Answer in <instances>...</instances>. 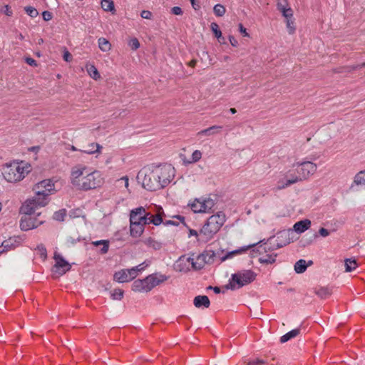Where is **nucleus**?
Masks as SVG:
<instances>
[{
	"instance_id": "f257e3e1",
	"label": "nucleus",
	"mask_w": 365,
	"mask_h": 365,
	"mask_svg": "<svg viewBox=\"0 0 365 365\" xmlns=\"http://www.w3.org/2000/svg\"><path fill=\"white\" fill-rule=\"evenodd\" d=\"M31 171V165L24 161H13L6 163L2 168L4 179L9 182L22 180Z\"/></svg>"
},
{
	"instance_id": "f03ea898",
	"label": "nucleus",
	"mask_w": 365,
	"mask_h": 365,
	"mask_svg": "<svg viewBox=\"0 0 365 365\" xmlns=\"http://www.w3.org/2000/svg\"><path fill=\"white\" fill-rule=\"evenodd\" d=\"M226 221L224 212H218L211 215L200 230V234L206 241L211 240L217 234Z\"/></svg>"
},
{
	"instance_id": "7ed1b4c3",
	"label": "nucleus",
	"mask_w": 365,
	"mask_h": 365,
	"mask_svg": "<svg viewBox=\"0 0 365 365\" xmlns=\"http://www.w3.org/2000/svg\"><path fill=\"white\" fill-rule=\"evenodd\" d=\"M168 277L161 274H152L143 279H136L132 284V290L138 292H148L157 285L166 281Z\"/></svg>"
},
{
	"instance_id": "20e7f679",
	"label": "nucleus",
	"mask_w": 365,
	"mask_h": 365,
	"mask_svg": "<svg viewBox=\"0 0 365 365\" xmlns=\"http://www.w3.org/2000/svg\"><path fill=\"white\" fill-rule=\"evenodd\" d=\"M257 274L250 269L241 270L232 274L227 285V289L235 290L249 284L256 279Z\"/></svg>"
},
{
	"instance_id": "39448f33",
	"label": "nucleus",
	"mask_w": 365,
	"mask_h": 365,
	"mask_svg": "<svg viewBox=\"0 0 365 365\" xmlns=\"http://www.w3.org/2000/svg\"><path fill=\"white\" fill-rule=\"evenodd\" d=\"M155 176L159 179L163 188L167 186L173 179L175 175L174 167L170 164H164L153 168Z\"/></svg>"
},
{
	"instance_id": "423d86ee",
	"label": "nucleus",
	"mask_w": 365,
	"mask_h": 365,
	"mask_svg": "<svg viewBox=\"0 0 365 365\" xmlns=\"http://www.w3.org/2000/svg\"><path fill=\"white\" fill-rule=\"evenodd\" d=\"M104 183V178L99 170L88 172L86 175L84 183H82L81 190L88 191L90 190L101 187Z\"/></svg>"
},
{
	"instance_id": "0eeeda50",
	"label": "nucleus",
	"mask_w": 365,
	"mask_h": 365,
	"mask_svg": "<svg viewBox=\"0 0 365 365\" xmlns=\"http://www.w3.org/2000/svg\"><path fill=\"white\" fill-rule=\"evenodd\" d=\"M155 212L153 215L148 217H130V221L139 223L145 227L146 225L153 224L155 226L160 225L163 222V216L164 215L163 209L161 207H155Z\"/></svg>"
},
{
	"instance_id": "6e6552de",
	"label": "nucleus",
	"mask_w": 365,
	"mask_h": 365,
	"mask_svg": "<svg viewBox=\"0 0 365 365\" xmlns=\"http://www.w3.org/2000/svg\"><path fill=\"white\" fill-rule=\"evenodd\" d=\"M88 168L81 164L76 165L71 168V182L78 190H81L82 183H84L86 175L88 173Z\"/></svg>"
},
{
	"instance_id": "1a4fd4ad",
	"label": "nucleus",
	"mask_w": 365,
	"mask_h": 365,
	"mask_svg": "<svg viewBox=\"0 0 365 365\" xmlns=\"http://www.w3.org/2000/svg\"><path fill=\"white\" fill-rule=\"evenodd\" d=\"M294 167H297L302 180H308L317 170V164L309 160L296 162L293 164V168Z\"/></svg>"
},
{
	"instance_id": "9d476101",
	"label": "nucleus",
	"mask_w": 365,
	"mask_h": 365,
	"mask_svg": "<svg viewBox=\"0 0 365 365\" xmlns=\"http://www.w3.org/2000/svg\"><path fill=\"white\" fill-rule=\"evenodd\" d=\"M191 210L195 213L210 212L215 205L214 200L207 198L195 199L189 204Z\"/></svg>"
},
{
	"instance_id": "9b49d317",
	"label": "nucleus",
	"mask_w": 365,
	"mask_h": 365,
	"mask_svg": "<svg viewBox=\"0 0 365 365\" xmlns=\"http://www.w3.org/2000/svg\"><path fill=\"white\" fill-rule=\"evenodd\" d=\"M303 181L297 168L289 170L284 175L283 178L280 179L277 182V188L279 190L284 189L293 184Z\"/></svg>"
},
{
	"instance_id": "f8f14e48",
	"label": "nucleus",
	"mask_w": 365,
	"mask_h": 365,
	"mask_svg": "<svg viewBox=\"0 0 365 365\" xmlns=\"http://www.w3.org/2000/svg\"><path fill=\"white\" fill-rule=\"evenodd\" d=\"M155 175L156 174L153 169L145 174L143 180V186L144 188L150 191H156L163 188L159 182V179Z\"/></svg>"
},
{
	"instance_id": "ddd939ff",
	"label": "nucleus",
	"mask_w": 365,
	"mask_h": 365,
	"mask_svg": "<svg viewBox=\"0 0 365 365\" xmlns=\"http://www.w3.org/2000/svg\"><path fill=\"white\" fill-rule=\"evenodd\" d=\"M44 220L38 219L31 215H24L20 220V228L23 231L35 229L42 225Z\"/></svg>"
},
{
	"instance_id": "4468645a",
	"label": "nucleus",
	"mask_w": 365,
	"mask_h": 365,
	"mask_svg": "<svg viewBox=\"0 0 365 365\" xmlns=\"http://www.w3.org/2000/svg\"><path fill=\"white\" fill-rule=\"evenodd\" d=\"M34 190L36 194L44 193L47 196L53 194L56 191L54 183L51 179H46L36 183Z\"/></svg>"
},
{
	"instance_id": "2eb2a0df",
	"label": "nucleus",
	"mask_w": 365,
	"mask_h": 365,
	"mask_svg": "<svg viewBox=\"0 0 365 365\" xmlns=\"http://www.w3.org/2000/svg\"><path fill=\"white\" fill-rule=\"evenodd\" d=\"M53 259L56 262L53 268V272L63 275L71 269V264L60 254L54 253Z\"/></svg>"
},
{
	"instance_id": "dca6fc26",
	"label": "nucleus",
	"mask_w": 365,
	"mask_h": 365,
	"mask_svg": "<svg viewBox=\"0 0 365 365\" xmlns=\"http://www.w3.org/2000/svg\"><path fill=\"white\" fill-rule=\"evenodd\" d=\"M137 277V272L135 269H124L114 274L113 279L115 281L123 283L134 279Z\"/></svg>"
},
{
	"instance_id": "f3484780",
	"label": "nucleus",
	"mask_w": 365,
	"mask_h": 365,
	"mask_svg": "<svg viewBox=\"0 0 365 365\" xmlns=\"http://www.w3.org/2000/svg\"><path fill=\"white\" fill-rule=\"evenodd\" d=\"M186 260L192 264V267L195 269H201L206 264V261H205L202 254L197 256L192 255V256L187 257Z\"/></svg>"
},
{
	"instance_id": "a211bd4d",
	"label": "nucleus",
	"mask_w": 365,
	"mask_h": 365,
	"mask_svg": "<svg viewBox=\"0 0 365 365\" xmlns=\"http://www.w3.org/2000/svg\"><path fill=\"white\" fill-rule=\"evenodd\" d=\"M277 9L279 11H280L282 16L285 19H292L293 16V11L290 6H289L288 2L287 0H283L282 1H279L277 4Z\"/></svg>"
},
{
	"instance_id": "6ab92c4d",
	"label": "nucleus",
	"mask_w": 365,
	"mask_h": 365,
	"mask_svg": "<svg viewBox=\"0 0 365 365\" xmlns=\"http://www.w3.org/2000/svg\"><path fill=\"white\" fill-rule=\"evenodd\" d=\"M32 198L27 199L21 206L20 212L24 215H32L38 207L34 204Z\"/></svg>"
},
{
	"instance_id": "aec40b11",
	"label": "nucleus",
	"mask_w": 365,
	"mask_h": 365,
	"mask_svg": "<svg viewBox=\"0 0 365 365\" xmlns=\"http://www.w3.org/2000/svg\"><path fill=\"white\" fill-rule=\"evenodd\" d=\"M18 244V241L13 237H10L2 242L0 245V255L5 253L9 250H14Z\"/></svg>"
},
{
	"instance_id": "412c9836",
	"label": "nucleus",
	"mask_w": 365,
	"mask_h": 365,
	"mask_svg": "<svg viewBox=\"0 0 365 365\" xmlns=\"http://www.w3.org/2000/svg\"><path fill=\"white\" fill-rule=\"evenodd\" d=\"M145 230V227L139 223L130 221V234L133 237H139L142 235Z\"/></svg>"
},
{
	"instance_id": "4be33fe9",
	"label": "nucleus",
	"mask_w": 365,
	"mask_h": 365,
	"mask_svg": "<svg viewBox=\"0 0 365 365\" xmlns=\"http://www.w3.org/2000/svg\"><path fill=\"white\" fill-rule=\"evenodd\" d=\"M193 304L197 308H208L210 305V302L207 296L198 295L194 298Z\"/></svg>"
},
{
	"instance_id": "5701e85b",
	"label": "nucleus",
	"mask_w": 365,
	"mask_h": 365,
	"mask_svg": "<svg viewBox=\"0 0 365 365\" xmlns=\"http://www.w3.org/2000/svg\"><path fill=\"white\" fill-rule=\"evenodd\" d=\"M48 197L49 196L46 195L44 193H36L35 196L32 197V200H34V204L39 208L46 206L48 203Z\"/></svg>"
},
{
	"instance_id": "b1692460",
	"label": "nucleus",
	"mask_w": 365,
	"mask_h": 365,
	"mask_svg": "<svg viewBox=\"0 0 365 365\" xmlns=\"http://www.w3.org/2000/svg\"><path fill=\"white\" fill-rule=\"evenodd\" d=\"M102 148L103 147L100 144L96 143H91L88 145V147L86 150H79V151L89 155L96 153L100 154L101 153Z\"/></svg>"
},
{
	"instance_id": "393cba45",
	"label": "nucleus",
	"mask_w": 365,
	"mask_h": 365,
	"mask_svg": "<svg viewBox=\"0 0 365 365\" xmlns=\"http://www.w3.org/2000/svg\"><path fill=\"white\" fill-rule=\"evenodd\" d=\"M311 226V221L309 220H304L296 222L294 225V230L298 233H302L307 230Z\"/></svg>"
},
{
	"instance_id": "a878e982",
	"label": "nucleus",
	"mask_w": 365,
	"mask_h": 365,
	"mask_svg": "<svg viewBox=\"0 0 365 365\" xmlns=\"http://www.w3.org/2000/svg\"><path fill=\"white\" fill-rule=\"evenodd\" d=\"M354 185L365 188V170H361L355 175L351 187H353Z\"/></svg>"
},
{
	"instance_id": "bb28decb",
	"label": "nucleus",
	"mask_w": 365,
	"mask_h": 365,
	"mask_svg": "<svg viewBox=\"0 0 365 365\" xmlns=\"http://www.w3.org/2000/svg\"><path fill=\"white\" fill-rule=\"evenodd\" d=\"M153 214L150 212H147L146 210L143 207H138L135 209H133L130 212V217H148V215H153Z\"/></svg>"
},
{
	"instance_id": "cd10ccee",
	"label": "nucleus",
	"mask_w": 365,
	"mask_h": 365,
	"mask_svg": "<svg viewBox=\"0 0 365 365\" xmlns=\"http://www.w3.org/2000/svg\"><path fill=\"white\" fill-rule=\"evenodd\" d=\"M86 69L91 78L97 81L101 78V75L93 64L87 63L86 65Z\"/></svg>"
},
{
	"instance_id": "c85d7f7f",
	"label": "nucleus",
	"mask_w": 365,
	"mask_h": 365,
	"mask_svg": "<svg viewBox=\"0 0 365 365\" xmlns=\"http://www.w3.org/2000/svg\"><path fill=\"white\" fill-rule=\"evenodd\" d=\"M312 264V261H309L308 264H307L304 259L298 260L294 264V270L297 273L301 274L306 271L307 267Z\"/></svg>"
},
{
	"instance_id": "c756f323",
	"label": "nucleus",
	"mask_w": 365,
	"mask_h": 365,
	"mask_svg": "<svg viewBox=\"0 0 365 365\" xmlns=\"http://www.w3.org/2000/svg\"><path fill=\"white\" fill-rule=\"evenodd\" d=\"M222 128V127L220 125H212L200 131L198 134L200 135H211L220 133Z\"/></svg>"
},
{
	"instance_id": "7c9ffc66",
	"label": "nucleus",
	"mask_w": 365,
	"mask_h": 365,
	"mask_svg": "<svg viewBox=\"0 0 365 365\" xmlns=\"http://www.w3.org/2000/svg\"><path fill=\"white\" fill-rule=\"evenodd\" d=\"M300 333V329H294L292 331L287 332V334H284L280 338V342L281 343H285L290 340L291 339H293L296 336H297Z\"/></svg>"
},
{
	"instance_id": "2f4dec72",
	"label": "nucleus",
	"mask_w": 365,
	"mask_h": 365,
	"mask_svg": "<svg viewBox=\"0 0 365 365\" xmlns=\"http://www.w3.org/2000/svg\"><path fill=\"white\" fill-rule=\"evenodd\" d=\"M144 244L155 250H159L162 248V243L152 237H148L143 241Z\"/></svg>"
},
{
	"instance_id": "473e14b6",
	"label": "nucleus",
	"mask_w": 365,
	"mask_h": 365,
	"mask_svg": "<svg viewBox=\"0 0 365 365\" xmlns=\"http://www.w3.org/2000/svg\"><path fill=\"white\" fill-rule=\"evenodd\" d=\"M98 43L100 50L103 52H108L111 49V43L106 38H99Z\"/></svg>"
},
{
	"instance_id": "72a5a7b5",
	"label": "nucleus",
	"mask_w": 365,
	"mask_h": 365,
	"mask_svg": "<svg viewBox=\"0 0 365 365\" xmlns=\"http://www.w3.org/2000/svg\"><path fill=\"white\" fill-rule=\"evenodd\" d=\"M203 255L206 264H212L215 262L216 254L212 250H205L201 253Z\"/></svg>"
},
{
	"instance_id": "f704fd0d",
	"label": "nucleus",
	"mask_w": 365,
	"mask_h": 365,
	"mask_svg": "<svg viewBox=\"0 0 365 365\" xmlns=\"http://www.w3.org/2000/svg\"><path fill=\"white\" fill-rule=\"evenodd\" d=\"M358 263L354 259H345V271L347 272H352L356 269Z\"/></svg>"
},
{
	"instance_id": "c9c22d12",
	"label": "nucleus",
	"mask_w": 365,
	"mask_h": 365,
	"mask_svg": "<svg viewBox=\"0 0 365 365\" xmlns=\"http://www.w3.org/2000/svg\"><path fill=\"white\" fill-rule=\"evenodd\" d=\"M314 292L322 299H326L331 294V290L329 287H320Z\"/></svg>"
},
{
	"instance_id": "e433bc0d",
	"label": "nucleus",
	"mask_w": 365,
	"mask_h": 365,
	"mask_svg": "<svg viewBox=\"0 0 365 365\" xmlns=\"http://www.w3.org/2000/svg\"><path fill=\"white\" fill-rule=\"evenodd\" d=\"M92 245L98 247L100 245H103V247L101 250V254H106L109 250V242L108 240H98V241H94L92 242Z\"/></svg>"
},
{
	"instance_id": "4c0bfd02",
	"label": "nucleus",
	"mask_w": 365,
	"mask_h": 365,
	"mask_svg": "<svg viewBox=\"0 0 365 365\" xmlns=\"http://www.w3.org/2000/svg\"><path fill=\"white\" fill-rule=\"evenodd\" d=\"M101 7L106 11H115L114 3L112 0H102Z\"/></svg>"
},
{
	"instance_id": "58836bf2",
	"label": "nucleus",
	"mask_w": 365,
	"mask_h": 365,
	"mask_svg": "<svg viewBox=\"0 0 365 365\" xmlns=\"http://www.w3.org/2000/svg\"><path fill=\"white\" fill-rule=\"evenodd\" d=\"M277 257L276 254L265 255L259 258V262L264 264H272L275 262Z\"/></svg>"
},
{
	"instance_id": "ea45409f",
	"label": "nucleus",
	"mask_w": 365,
	"mask_h": 365,
	"mask_svg": "<svg viewBox=\"0 0 365 365\" xmlns=\"http://www.w3.org/2000/svg\"><path fill=\"white\" fill-rule=\"evenodd\" d=\"M116 186L122 187L123 186L128 190L129 179L128 176H123L116 180Z\"/></svg>"
},
{
	"instance_id": "a19ab883",
	"label": "nucleus",
	"mask_w": 365,
	"mask_h": 365,
	"mask_svg": "<svg viewBox=\"0 0 365 365\" xmlns=\"http://www.w3.org/2000/svg\"><path fill=\"white\" fill-rule=\"evenodd\" d=\"M213 11L217 16L221 17L225 14L226 9L224 6L218 4L214 6Z\"/></svg>"
},
{
	"instance_id": "79ce46f5",
	"label": "nucleus",
	"mask_w": 365,
	"mask_h": 365,
	"mask_svg": "<svg viewBox=\"0 0 365 365\" xmlns=\"http://www.w3.org/2000/svg\"><path fill=\"white\" fill-rule=\"evenodd\" d=\"M210 29L215 34V36L220 41L222 38V32L219 29V26L217 23L212 22L210 24Z\"/></svg>"
},
{
	"instance_id": "37998d69",
	"label": "nucleus",
	"mask_w": 365,
	"mask_h": 365,
	"mask_svg": "<svg viewBox=\"0 0 365 365\" xmlns=\"http://www.w3.org/2000/svg\"><path fill=\"white\" fill-rule=\"evenodd\" d=\"M247 249L248 248L246 247V248H242V249H240V250H235V251H232V252H230L227 255H225V256H223V257H222L220 258V262H223V261L226 260L227 259L231 258V257H232L235 255L240 254L242 252L247 250Z\"/></svg>"
},
{
	"instance_id": "c03bdc74",
	"label": "nucleus",
	"mask_w": 365,
	"mask_h": 365,
	"mask_svg": "<svg viewBox=\"0 0 365 365\" xmlns=\"http://www.w3.org/2000/svg\"><path fill=\"white\" fill-rule=\"evenodd\" d=\"M66 216V210L65 209H61L54 212L53 219L57 221H63Z\"/></svg>"
},
{
	"instance_id": "a18cd8bd",
	"label": "nucleus",
	"mask_w": 365,
	"mask_h": 365,
	"mask_svg": "<svg viewBox=\"0 0 365 365\" xmlns=\"http://www.w3.org/2000/svg\"><path fill=\"white\" fill-rule=\"evenodd\" d=\"M24 11L31 18H35L38 15V11L33 6H26Z\"/></svg>"
},
{
	"instance_id": "49530a36",
	"label": "nucleus",
	"mask_w": 365,
	"mask_h": 365,
	"mask_svg": "<svg viewBox=\"0 0 365 365\" xmlns=\"http://www.w3.org/2000/svg\"><path fill=\"white\" fill-rule=\"evenodd\" d=\"M123 297V291L120 289H115L111 293V297L115 300H120Z\"/></svg>"
},
{
	"instance_id": "de8ad7c7",
	"label": "nucleus",
	"mask_w": 365,
	"mask_h": 365,
	"mask_svg": "<svg viewBox=\"0 0 365 365\" xmlns=\"http://www.w3.org/2000/svg\"><path fill=\"white\" fill-rule=\"evenodd\" d=\"M36 250L38 251V254L43 259H46L47 257V251L43 245H39L37 246Z\"/></svg>"
},
{
	"instance_id": "09e8293b",
	"label": "nucleus",
	"mask_w": 365,
	"mask_h": 365,
	"mask_svg": "<svg viewBox=\"0 0 365 365\" xmlns=\"http://www.w3.org/2000/svg\"><path fill=\"white\" fill-rule=\"evenodd\" d=\"M128 45L133 51L137 50L140 47L139 41L136 38H131L128 42Z\"/></svg>"
},
{
	"instance_id": "8fccbe9b",
	"label": "nucleus",
	"mask_w": 365,
	"mask_h": 365,
	"mask_svg": "<svg viewBox=\"0 0 365 365\" xmlns=\"http://www.w3.org/2000/svg\"><path fill=\"white\" fill-rule=\"evenodd\" d=\"M287 27L289 31V34H292L295 31V28L293 26L294 21L291 19H286Z\"/></svg>"
},
{
	"instance_id": "3c124183",
	"label": "nucleus",
	"mask_w": 365,
	"mask_h": 365,
	"mask_svg": "<svg viewBox=\"0 0 365 365\" xmlns=\"http://www.w3.org/2000/svg\"><path fill=\"white\" fill-rule=\"evenodd\" d=\"M201 158L202 153L200 150H195L192 154V162H197Z\"/></svg>"
},
{
	"instance_id": "603ef678",
	"label": "nucleus",
	"mask_w": 365,
	"mask_h": 365,
	"mask_svg": "<svg viewBox=\"0 0 365 365\" xmlns=\"http://www.w3.org/2000/svg\"><path fill=\"white\" fill-rule=\"evenodd\" d=\"M1 11L8 16H11L13 15V11L9 5L4 6Z\"/></svg>"
},
{
	"instance_id": "864d4df0",
	"label": "nucleus",
	"mask_w": 365,
	"mask_h": 365,
	"mask_svg": "<svg viewBox=\"0 0 365 365\" xmlns=\"http://www.w3.org/2000/svg\"><path fill=\"white\" fill-rule=\"evenodd\" d=\"M140 16L143 19H150L152 16V13L150 11L143 10L140 13Z\"/></svg>"
},
{
	"instance_id": "5fc2aeb1",
	"label": "nucleus",
	"mask_w": 365,
	"mask_h": 365,
	"mask_svg": "<svg viewBox=\"0 0 365 365\" xmlns=\"http://www.w3.org/2000/svg\"><path fill=\"white\" fill-rule=\"evenodd\" d=\"M63 58L65 61L70 62L72 61V55L68 51L66 50L63 53Z\"/></svg>"
},
{
	"instance_id": "6e6d98bb",
	"label": "nucleus",
	"mask_w": 365,
	"mask_h": 365,
	"mask_svg": "<svg viewBox=\"0 0 365 365\" xmlns=\"http://www.w3.org/2000/svg\"><path fill=\"white\" fill-rule=\"evenodd\" d=\"M264 364H265L264 361H263L262 359H258L250 361L247 364V365H264Z\"/></svg>"
},
{
	"instance_id": "4d7b16f0",
	"label": "nucleus",
	"mask_w": 365,
	"mask_h": 365,
	"mask_svg": "<svg viewBox=\"0 0 365 365\" xmlns=\"http://www.w3.org/2000/svg\"><path fill=\"white\" fill-rule=\"evenodd\" d=\"M42 16L44 21H49L52 19V14L50 11H45L42 13Z\"/></svg>"
},
{
	"instance_id": "13d9d810",
	"label": "nucleus",
	"mask_w": 365,
	"mask_h": 365,
	"mask_svg": "<svg viewBox=\"0 0 365 365\" xmlns=\"http://www.w3.org/2000/svg\"><path fill=\"white\" fill-rule=\"evenodd\" d=\"M25 61L26 62V63H28L29 66H37V63H36V61L31 57H27L25 58Z\"/></svg>"
},
{
	"instance_id": "bf43d9fd",
	"label": "nucleus",
	"mask_w": 365,
	"mask_h": 365,
	"mask_svg": "<svg viewBox=\"0 0 365 365\" xmlns=\"http://www.w3.org/2000/svg\"><path fill=\"white\" fill-rule=\"evenodd\" d=\"M172 14L175 15H182V10L179 6H174L172 8Z\"/></svg>"
},
{
	"instance_id": "052dcab7",
	"label": "nucleus",
	"mask_w": 365,
	"mask_h": 365,
	"mask_svg": "<svg viewBox=\"0 0 365 365\" xmlns=\"http://www.w3.org/2000/svg\"><path fill=\"white\" fill-rule=\"evenodd\" d=\"M145 263H142L138 266H135V267H132L131 269H135L136 272H137V276L138 275L139 272H142L143 270H144L145 267L147 266V265H144Z\"/></svg>"
},
{
	"instance_id": "680f3d73",
	"label": "nucleus",
	"mask_w": 365,
	"mask_h": 365,
	"mask_svg": "<svg viewBox=\"0 0 365 365\" xmlns=\"http://www.w3.org/2000/svg\"><path fill=\"white\" fill-rule=\"evenodd\" d=\"M319 233L321 236H322L324 237H327L330 234L329 231L324 227H322L319 229Z\"/></svg>"
},
{
	"instance_id": "e2e57ef3",
	"label": "nucleus",
	"mask_w": 365,
	"mask_h": 365,
	"mask_svg": "<svg viewBox=\"0 0 365 365\" xmlns=\"http://www.w3.org/2000/svg\"><path fill=\"white\" fill-rule=\"evenodd\" d=\"M229 41L232 46L237 47L238 46V41L233 36H229Z\"/></svg>"
},
{
	"instance_id": "0e129e2a",
	"label": "nucleus",
	"mask_w": 365,
	"mask_h": 365,
	"mask_svg": "<svg viewBox=\"0 0 365 365\" xmlns=\"http://www.w3.org/2000/svg\"><path fill=\"white\" fill-rule=\"evenodd\" d=\"M239 30L243 34L244 36H250L249 34L247 32L246 29L243 26L242 24H239Z\"/></svg>"
},
{
	"instance_id": "69168bd1",
	"label": "nucleus",
	"mask_w": 365,
	"mask_h": 365,
	"mask_svg": "<svg viewBox=\"0 0 365 365\" xmlns=\"http://www.w3.org/2000/svg\"><path fill=\"white\" fill-rule=\"evenodd\" d=\"M164 216H165V215L163 216V217ZM162 223H163V224H164L165 225H175V226H177V225H179V222H175V221H173V220H165V221H164V220H163V222H162Z\"/></svg>"
},
{
	"instance_id": "338daca9",
	"label": "nucleus",
	"mask_w": 365,
	"mask_h": 365,
	"mask_svg": "<svg viewBox=\"0 0 365 365\" xmlns=\"http://www.w3.org/2000/svg\"><path fill=\"white\" fill-rule=\"evenodd\" d=\"M190 3L195 10H197L200 8V5L197 4V0H190Z\"/></svg>"
},
{
	"instance_id": "774afa93",
	"label": "nucleus",
	"mask_w": 365,
	"mask_h": 365,
	"mask_svg": "<svg viewBox=\"0 0 365 365\" xmlns=\"http://www.w3.org/2000/svg\"><path fill=\"white\" fill-rule=\"evenodd\" d=\"M196 63L197 61L195 59H192L188 63V66L192 68H194L196 66Z\"/></svg>"
}]
</instances>
